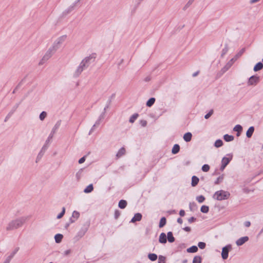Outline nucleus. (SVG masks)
<instances>
[{"instance_id": "6", "label": "nucleus", "mask_w": 263, "mask_h": 263, "mask_svg": "<svg viewBox=\"0 0 263 263\" xmlns=\"http://www.w3.org/2000/svg\"><path fill=\"white\" fill-rule=\"evenodd\" d=\"M229 157H224L221 160V165L220 167V170L222 171L226 166L229 163V162L232 159L233 155L232 154H228Z\"/></svg>"}, {"instance_id": "37", "label": "nucleus", "mask_w": 263, "mask_h": 263, "mask_svg": "<svg viewBox=\"0 0 263 263\" xmlns=\"http://www.w3.org/2000/svg\"><path fill=\"white\" fill-rule=\"evenodd\" d=\"M200 211L202 213H207L209 211V208L208 206L206 205H202L201 207Z\"/></svg>"}, {"instance_id": "35", "label": "nucleus", "mask_w": 263, "mask_h": 263, "mask_svg": "<svg viewBox=\"0 0 263 263\" xmlns=\"http://www.w3.org/2000/svg\"><path fill=\"white\" fill-rule=\"evenodd\" d=\"M222 145H223V142L220 139H218V140H216V141L215 142V143H214V146L216 147H220L222 146Z\"/></svg>"}, {"instance_id": "64", "label": "nucleus", "mask_w": 263, "mask_h": 263, "mask_svg": "<svg viewBox=\"0 0 263 263\" xmlns=\"http://www.w3.org/2000/svg\"><path fill=\"white\" fill-rule=\"evenodd\" d=\"M199 72V71H197L194 72V73H193L192 76L193 77H196L198 74Z\"/></svg>"}, {"instance_id": "46", "label": "nucleus", "mask_w": 263, "mask_h": 263, "mask_svg": "<svg viewBox=\"0 0 263 263\" xmlns=\"http://www.w3.org/2000/svg\"><path fill=\"white\" fill-rule=\"evenodd\" d=\"M121 215V212L118 210H116L114 213V218L115 219H118Z\"/></svg>"}, {"instance_id": "15", "label": "nucleus", "mask_w": 263, "mask_h": 263, "mask_svg": "<svg viewBox=\"0 0 263 263\" xmlns=\"http://www.w3.org/2000/svg\"><path fill=\"white\" fill-rule=\"evenodd\" d=\"M159 241L161 243H165L167 242V236L164 233H161L159 236Z\"/></svg>"}, {"instance_id": "30", "label": "nucleus", "mask_w": 263, "mask_h": 263, "mask_svg": "<svg viewBox=\"0 0 263 263\" xmlns=\"http://www.w3.org/2000/svg\"><path fill=\"white\" fill-rule=\"evenodd\" d=\"M93 190V185L92 184L88 185L84 190V193H89L91 192Z\"/></svg>"}, {"instance_id": "40", "label": "nucleus", "mask_w": 263, "mask_h": 263, "mask_svg": "<svg viewBox=\"0 0 263 263\" xmlns=\"http://www.w3.org/2000/svg\"><path fill=\"white\" fill-rule=\"evenodd\" d=\"M196 200L199 203H202L205 200V197L203 195H200L196 197Z\"/></svg>"}, {"instance_id": "1", "label": "nucleus", "mask_w": 263, "mask_h": 263, "mask_svg": "<svg viewBox=\"0 0 263 263\" xmlns=\"http://www.w3.org/2000/svg\"><path fill=\"white\" fill-rule=\"evenodd\" d=\"M28 219L27 217H21L10 221L6 227L7 231H11L21 228Z\"/></svg>"}, {"instance_id": "33", "label": "nucleus", "mask_w": 263, "mask_h": 263, "mask_svg": "<svg viewBox=\"0 0 263 263\" xmlns=\"http://www.w3.org/2000/svg\"><path fill=\"white\" fill-rule=\"evenodd\" d=\"M139 115L137 113H135L133 114L129 118V122L130 123H133L135 120L137 119Z\"/></svg>"}, {"instance_id": "27", "label": "nucleus", "mask_w": 263, "mask_h": 263, "mask_svg": "<svg viewBox=\"0 0 263 263\" xmlns=\"http://www.w3.org/2000/svg\"><path fill=\"white\" fill-rule=\"evenodd\" d=\"M179 150H180V146L178 144H176L174 145V146L172 149V153L173 154H176L179 152Z\"/></svg>"}, {"instance_id": "38", "label": "nucleus", "mask_w": 263, "mask_h": 263, "mask_svg": "<svg viewBox=\"0 0 263 263\" xmlns=\"http://www.w3.org/2000/svg\"><path fill=\"white\" fill-rule=\"evenodd\" d=\"M228 50H229L228 45V44H226L224 45V48L222 50L221 57H223L227 53V52L228 51Z\"/></svg>"}, {"instance_id": "3", "label": "nucleus", "mask_w": 263, "mask_h": 263, "mask_svg": "<svg viewBox=\"0 0 263 263\" xmlns=\"http://www.w3.org/2000/svg\"><path fill=\"white\" fill-rule=\"evenodd\" d=\"M67 38L66 35H62L58 37L54 42L52 46L51 47L53 49V50L57 51V50L60 48L61 45L65 41Z\"/></svg>"}, {"instance_id": "32", "label": "nucleus", "mask_w": 263, "mask_h": 263, "mask_svg": "<svg viewBox=\"0 0 263 263\" xmlns=\"http://www.w3.org/2000/svg\"><path fill=\"white\" fill-rule=\"evenodd\" d=\"M166 219L165 217H162L160 219V220L159 222V228H161L163 227L166 224Z\"/></svg>"}, {"instance_id": "39", "label": "nucleus", "mask_w": 263, "mask_h": 263, "mask_svg": "<svg viewBox=\"0 0 263 263\" xmlns=\"http://www.w3.org/2000/svg\"><path fill=\"white\" fill-rule=\"evenodd\" d=\"M223 179V176L221 175L217 178V179L215 180L214 183L215 184H218L222 181Z\"/></svg>"}, {"instance_id": "24", "label": "nucleus", "mask_w": 263, "mask_h": 263, "mask_svg": "<svg viewBox=\"0 0 263 263\" xmlns=\"http://www.w3.org/2000/svg\"><path fill=\"white\" fill-rule=\"evenodd\" d=\"M263 68V64L261 62L257 63L254 67L253 70L254 71H257Z\"/></svg>"}, {"instance_id": "51", "label": "nucleus", "mask_w": 263, "mask_h": 263, "mask_svg": "<svg viewBox=\"0 0 263 263\" xmlns=\"http://www.w3.org/2000/svg\"><path fill=\"white\" fill-rule=\"evenodd\" d=\"M140 123L142 126L145 127L147 125V122L146 120H142L140 121Z\"/></svg>"}, {"instance_id": "60", "label": "nucleus", "mask_w": 263, "mask_h": 263, "mask_svg": "<svg viewBox=\"0 0 263 263\" xmlns=\"http://www.w3.org/2000/svg\"><path fill=\"white\" fill-rule=\"evenodd\" d=\"M105 114L104 112H102L100 116H99V119H100L101 120H102V119H104V116H105Z\"/></svg>"}, {"instance_id": "63", "label": "nucleus", "mask_w": 263, "mask_h": 263, "mask_svg": "<svg viewBox=\"0 0 263 263\" xmlns=\"http://www.w3.org/2000/svg\"><path fill=\"white\" fill-rule=\"evenodd\" d=\"M177 222L180 224H182L183 222V220L181 218H178L177 219Z\"/></svg>"}, {"instance_id": "9", "label": "nucleus", "mask_w": 263, "mask_h": 263, "mask_svg": "<svg viewBox=\"0 0 263 263\" xmlns=\"http://www.w3.org/2000/svg\"><path fill=\"white\" fill-rule=\"evenodd\" d=\"M259 77L257 76H251L248 81V85H256L259 82Z\"/></svg>"}, {"instance_id": "42", "label": "nucleus", "mask_w": 263, "mask_h": 263, "mask_svg": "<svg viewBox=\"0 0 263 263\" xmlns=\"http://www.w3.org/2000/svg\"><path fill=\"white\" fill-rule=\"evenodd\" d=\"M194 1L195 0H189L183 7V10H185L187 8H188L192 4Z\"/></svg>"}, {"instance_id": "25", "label": "nucleus", "mask_w": 263, "mask_h": 263, "mask_svg": "<svg viewBox=\"0 0 263 263\" xmlns=\"http://www.w3.org/2000/svg\"><path fill=\"white\" fill-rule=\"evenodd\" d=\"M61 124V120L58 121L56 123V124L54 125V127H53L51 133L54 134V133L56 132V131L58 130V129L60 126Z\"/></svg>"}, {"instance_id": "47", "label": "nucleus", "mask_w": 263, "mask_h": 263, "mask_svg": "<svg viewBox=\"0 0 263 263\" xmlns=\"http://www.w3.org/2000/svg\"><path fill=\"white\" fill-rule=\"evenodd\" d=\"M15 253H13V254L11 255H9V256L7 257V258L6 259V260H5V261L4 262V263H9L11 260V259L12 258L13 256V255Z\"/></svg>"}, {"instance_id": "36", "label": "nucleus", "mask_w": 263, "mask_h": 263, "mask_svg": "<svg viewBox=\"0 0 263 263\" xmlns=\"http://www.w3.org/2000/svg\"><path fill=\"white\" fill-rule=\"evenodd\" d=\"M201 257L200 256H196L193 258V263H201Z\"/></svg>"}, {"instance_id": "23", "label": "nucleus", "mask_w": 263, "mask_h": 263, "mask_svg": "<svg viewBox=\"0 0 263 263\" xmlns=\"http://www.w3.org/2000/svg\"><path fill=\"white\" fill-rule=\"evenodd\" d=\"M167 239L170 242H173L175 241V239L173 236V233L172 232H168L167 233Z\"/></svg>"}, {"instance_id": "29", "label": "nucleus", "mask_w": 263, "mask_h": 263, "mask_svg": "<svg viewBox=\"0 0 263 263\" xmlns=\"http://www.w3.org/2000/svg\"><path fill=\"white\" fill-rule=\"evenodd\" d=\"M198 248L196 246H193L187 249L186 251L188 253H195L197 252Z\"/></svg>"}, {"instance_id": "50", "label": "nucleus", "mask_w": 263, "mask_h": 263, "mask_svg": "<svg viewBox=\"0 0 263 263\" xmlns=\"http://www.w3.org/2000/svg\"><path fill=\"white\" fill-rule=\"evenodd\" d=\"M53 135L54 134H53L52 133H50V134L49 135V136L48 137V139L46 141V144L48 143V142H49L52 139V138H53Z\"/></svg>"}, {"instance_id": "61", "label": "nucleus", "mask_w": 263, "mask_h": 263, "mask_svg": "<svg viewBox=\"0 0 263 263\" xmlns=\"http://www.w3.org/2000/svg\"><path fill=\"white\" fill-rule=\"evenodd\" d=\"M71 251L70 250H67L64 251V254L65 255H68L70 254Z\"/></svg>"}, {"instance_id": "62", "label": "nucleus", "mask_w": 263, "mask_h": 263, "mask_svg": "<svg viewBox=\"0 0 263 263\" xmlns=\"http://www.w3.org/2000/svg\"><path fill=\"white\" fill-rule=\"evenodd\" d=\"M260 0H250V4H253L259 1Z\"/></svg>"}, {"instance_id": "44", "label": "nucleus", "mask_w": 263, "mask_h": 263, "mask_svg": "<svg viewBox=\"0 0 263 263\" xmlns=\"http://www.w3.org/2000/svg\"><path fill=\"white\" fill-rule=\"evenodd\" d=\"M210 166L208 164H204L201 168V170L203 172H207L210 170Z\"/></svg>"}, {"instance_id": "43", "label": "nucleus", "mask_w": 263, "mask_h": 263, "mask_svg": "<svg viewBox=\"0 0 263 263\" xmlns=\"http://www.w3.org/2000/svg\"><path fill=\"white\" fill-rule=\"evenodd\" d=\"M166 257L162 255H160L158 258V263H165Z\"/></svg>"}, {"instance_id": "56", "label": "nucleus", "mask_w": 263, "mask_h": 263, "mask_svg": "<svg viewBox=\"0 0 263 263\" xmlns=\"http://www.w3.org/2000/svg\"><path fill=\"white\" fill-rule=\"evenodd\" d=\"M101 120L100 119H98L96 121V123H95V124L93 125V127H96V126H99V125H100V122H101Z\"/></svg>"}, {"instance_id": "2", "label": "nucleus", "mask_w": 263, "mask_h": 263, "mask_svg": "<svg viewBox=\"0 0 263 263\" xmlns=\"http://www.w3.org/2000/svg\"><path fill=\"white\" fill-rule=\"evenodd\" d=\"M230 196V194L229 192L223 190H220L216 192L213 197L217 200L221 201L228 199Z\"/></svg>"}, {"instance_id": "31", "label": "nucleus", "mask_w": 263, "mask_h": 263, "mask_svg": "<svg viewBox=\"0 0 263 263\" xmlns=\"http://www.w3.org/2000/svg\"><path fill=\"white\" fill-rule=\"evenodd\" d=\"M155 98H151L146 103V105L148 107H151L155 103Z\"/></svg>"}, {"instance_id": "26", "label": "nucleus", "mask_w": 263, "mask_h": 263, "mask_svg": "<svg viewBox=\"0 0 263 263\" xmlns=\"http://www.w3.org/2000/svg\"><path fill=\"white\" fill-rule=\"evenodd\" d=\"M63 236L61 234H57L54 236L55 241L57 243H60L62 241Z\"/></svg>"}, {"instance_id": "17", "label": "nucleus", "mask_w": 263, "mask_h": 263, "mask_svg": "<svg viewBox=\"0 0 263 263\" xmlns=\"http://www.w3.org/2000/svg\"><path fill=\"white\" fill-rule=\"evenodd\" d=\"M246 48H242L233 58L234 59L235 61L237 60L238 59H239L242 54L245 52Z\"/></svg>"}, {"instance_id": "34", "label": "nucleus", "mask_w": 263, "mask_h": 263, "mask_svg": "<svg viewBox=\"0 0 263 263\" xmlns=\"http://www.w3.org/2000/svg\"><path fill=\"white\" fill-rule=\"evenodd\" d=\"M148 258L152 261H155L157 259V255L154 253H149L148 255Z\"/></svg>"}, {"instance_id": "16", "label": "nucleus", "mask_w": 263, "mask_h": 263, "mask_svg": "<svg viewBox=\"0 0 263 263\" xmlns=\"http://www.w3.org/2000/svg\"><path fill=\"white\" fill-rule=\"evenodd\" d=\"M126 150L125 148L123 147H121L118 152V153L116 154V158L117 159H119V158L121 157L123 155L125 154Z\"/></svg>"}, {"instance_id": "41", "label": "nucleus", "mask_w": 263, "mask_h": 263, "mask_svg": "<svg viewBox=\"0 0 263 263\" xmlns=\"http://www.w3.org/2000/svg\"><path fill=\"white\" fill-rule=\"evenodd\" d=\"M47 116V113L46 111H42L40 115V119L41 121H43Z\"/></svg>"}, {"instance_id": "12", "label": "nucleus", "mask_w": 263, "mask_h": 263, "mask_svg": "<svg viewBox=\"0 0 263 263\" xmlns=\"http://www.w3.org/2000/svg\"><path fill=\"white\" fill-rule=\"evenodd\" d=\"M80 213L77 211H74L72 213V216L69 219L70 223L74 222L79 217Z\"/></svg>"}, {"instance_id": "45", "label": "nucleus", "mask_w": 263, "mask_h": 263, "mask_svg": "<svg viewBox=\"0 0 263 263\" xmlns=\"http://www.w3.org/2000/svg\"><path fill=\"white\" fill-rule=\"evenodd\" d=\"M65 208L64 207H63L61 212L57 216V218L58 219L61 218L65 214Z\"/></svg>"}, {"instance_id": "21", "label": "nucleus", "mask_w": 263, "mask_h": 263, "mask_svg": "<svg viewBox=\"0 0 263 263\" xmlns=\"http://www.w3.org/2000/svg\"><path fill=\"white\" fill-rule=\"evenodd\" d=\"M127 202L125 200H121L119 202L118 206L120 209H124L127 206Z\"/></svg>"}, {"instance_id": "58", "label": "nucleus", "mask_w": 263, "mask_h": 263, "mask_svg": "<svg viewBox=\"0 0 263 263\" xmlns=\"http://www.w3.org/2000/svg\"><path fill=\"white\" fill-rule=\"evenodd\" d=\"M183 230H184L185 231L188 232H190L191 230V228L189 227H186L183 228Z\"/></svg>"}, {"instance_id": "14", "label": "nucleus", "mask_w": 263, "mask_h": 263, "mask_svg": "<svg viewBox=\"0 0 263 263\" xmlns=\"http://www.w3.org/2000/svg\"><path fill=\"white\" fill-rule=\"evenodd\" d=\"M142 217V215L141 213H136L134 215V216L131 219L130 222L135 223L136 221H140L141 220Z\"/></svg>"}, {"instance_id": "4", "label": "nucleus", "mask_w": 263, "mask_h": 263, "mask_svg": "<svg viewBox=\"0 0 263 263\" xmlns=\"http://www.w3.org/2000/svg\"><path fill=\"white\" fill-rule=\"evenodd\" d=\"M87 68L88 67L87 66V65L83 62L81 61V62L77 67V69L73 73V77L78 78V77L80 76V75L81 74L83 71Z\"/></svg>"}, {"instance_id": "52", "label": "nucleus", "mask_w": 263, "mask_h": 263, "mask_svg": "<svg viewBox=\"0 0 263 263\" xmlns=\"http://www.w3.org/2000/svg\"><path fill=\"white\" fill-rule=\"evenodd\" d=\"M196 207V204L194 202H193V203H190V204H189V207H190V209L191 210V211H193V207Z\"/></svg>"}, {"instance_id": "59", "label": "nucleus", "mask_w": 263, "mask_h": 263, "mask_svg": "<svg viewBox=\"0 0 263 263\" xmlns=\"http://www.w3.org/2000/svg\"><path fill=\"white\" fill-rule=\"evenodd\" d=\"M179 215L181 216H184L185 215V211L183 210H181L179 212Z\"/></svg>"}, {"instance_id": "48", "label": "nucleus", "mask_w": 263, "mask_h": 263, "mask_svg": "<svg viewBox=\"0 0 263 263\" xmlns=\"http://www.w3.org/2000/svg\"><path fill=\"white\" fill-rule=\"evenodd\" d=\"M198 247L201 249H203L206 246L205 243L203 242H199L198 244Z\"/></svg>"}, {"instance_id": "5", "label": "nucleus", "mask_w": 263, "mask_h": 263, "mask_svg": "<svg viewBox=\"0 0 263 263\" xmlns=\"http://www.w3.org/2000/svg\"><path fill=\"white\" fill-rule=\"evenodd\" d=\"M97 57V54L96 53H92L90 54L89 56L85 57L84 59L82 60V62H83L88 67L90 64L95 61Z\"/></svg>"}, {"instance_id": "10", "label": "nucleus", "mask_w": 263, "mask_h": 263, "mask_svg": "<svg viewBox=\"0 0 263 263\" xmlns=\"http://www.w3.org/2000/svg\"><path fill=\"white\" fill-rule=\"evenodd\" d=\"M56 51L50 48L43 57V61H48Z\"/></svg>"}, {"instance_id": "22", "label": "nucleus", "mask_w": 263, "mask_h": 263, "mask_svg": "<svg viewBox=\"0 0 263 263\" xmlns=\"http://www.w3.org/2000/svg\"><path fill=\"white\" fill-rule=\"evenodd\" d=\"M254 127L253 126H251L249 128L246 133V136L248 138H251L254 133Z\"/></svg>"}, {"instance_id": "49", "label": "nucleus", "mask_w": 263, "mask_h": 263, "mask_svg": "<svg viewBox=\"0 0 263 263\" xmlns=\"http://www.w3.org/2000/svg\"><path fill=\"white\" fill-rule=\"evenodd\" d=\"M213 113V110H211L208 114H206L204 116V118L206 119H209L212 116Z\"/></svg>"}, {"instance_id": "18", "label": "nucleus", "mask_w": 263, "mask_h": 263, "mask_svg": "<svg viewBox=\"0 0 263 263\" xmlns=\"http://www.w3.org/2000/svg\"><path fill=\"white\" fill-rule=\"evenodd\" d=\"M192 137V134L190 132L185 133L183 136V139L186 142H190Z\"/></svg>"}, {"instance_id": "57", "label": "nucleus", "mask_w": 263, "mask_h": 263, "mask_svg": "<svg viewBox=\"0 0 263 263\" xmlns=\"http://www.w3.org/2000/svg\"><path fill=\"white\" fill-rule=\"evenodd\" d=\"M244 225L246 227H249L250 226V225H251V223L249 221H246L245 222Z\"/></svg>"}, {"instance_id": "19", "label": "nucleus", "mask_w": 263, "mask_h": 263, "mask_svg": "<svg viewBox=\"0 0 263 263\" xmlns=\"http://www.w3.org/2000/svg\"><path fill=\"white\" fill-rule=\"evenodd\" d=\"M199 178L196 176H193L192 177V182H191V184H192V186H196L198 182H199Z\"/></svg>"}, {"instance_id": "55", "label": "nucleus", "mask_w": 263, "mask_h": 263, "mask_svg": "<svg viewBox=\"0 0 263 263\" xmlns=\"http://www.w3.org/2000/svg\"><path fill=\"white\" fill-rule=\"evenodd\" d=\"M13 111H11V112H10L8 115L7 116H6L5 119V122H6L7 120L11 116V115L13 114Z\"/></svg>"}, {"instance_id": "28", "label": "nucleus", "mask_w": 263, "mask_h": 263, "mask_svg": "<svg viewBox=\"0 0 263 263\" xmlns=\"http://www.w3.org/2000/svg\"><path fill=\"white\" fill-rule=\"evenodd\" d=\"M234 136L232 135H229L228 134H226L223 136V139L226 142H230L234 140Z\"/></svg>"}, {"instance_id": "11", "label": "nucleus", "mask_w": 263, "mask_h": 263, "mask_svg": "<svg viewBox=\"0 0 263 263\" xmlns=\"http://www.w3.org/2000/svg\"><path fill=\"white\" fill-rule=\"evenodd\" d=\"M235 62V60H234L233 58L231 59L227 64L221 69V71L222 73H224L226 72L234 64Z\"/></svg>"}, {"instance_id": "13", "label": "nucleus", "mask_w": 263, "mask_h": 263, "mask_svg": "<svg viewBox=\"0 0 263 263\" xmlns=\"http://www.w3.org/2000/svg\"><path fill=\"white\" fill-rule=\"evenodd\" d=\"M249 240V237L248 236L242 237L236 241V243L238 246H242L246 242L248 241Z\"/></svg>"}, {"instance_id": "20", "label": "nucleus", "mask_w": 263, "mask_h": 263, "mask_svg": "<svg viewBox=\"0 0 263 263\" xmlns=\"http://www.w3.org/2000/svg\"><path fill=\"white\" fill-rule=\"evenodd\" d=\"M242 126L239 124L235 125V126L233 128L234 131L237 132V134H236L237 136H239L240 132L242 131Z\"/></svg>"}, {"instance_id": "53", "label": "nucleus", "mask_w": 263, "mask_h": 263, "mask_svg": "<svg viewBox=\"0 0 263 263\" xmlns=\"http://www.w3.org/2000/svg\"><path fill=\"white\" fill-rule=\"evenodd\" d=\"M85 158H86V156H84L82 157L81 158H80L79 160V163L80 164H82L83 162H84V161H85Z\"/></svg>"}, {"instance_id": "54", "label": "nucleus", "mask_w": 263, "mask_h": 263, "mask_svg": "<svg viewBox=\"0 0 263 263\" xmlns=\"http://www.w3.org/2000/svg\"><path fill=\"white\" fill-rule=\"evenodd\" d=\"M196 218L194 217H191L188 219V221L189 223H191L194 222L196 220Z\"/></svg>"}, {"instance_id": "7", "label": "nucleus", "mask_w": 263, "mask_h": 263, "mask_svg": "<svg viewBox=\"0 0 263 263\" xmlns=\"http://www.w3.org/2000/svg\"><path fill=\"white\" fill-rule=\"evenodd\" d=\"M89 227L88 224H84L81 229V230L78 232L77 235L76 236V238L77 240L82 238L87 232L88 229Z\"/></svg>"}, {"instance_id": "8", "label": "nucleus", "mask_w": 263, "mask_h": 263, "mask_svg": "<svg viewBox=\"0 0 263 263\" xmlns=\"http://www.w3.org/2000/svg\"><path fill=\"white\" fill-rule=\"evenodd\" d=\"M232 247L230 245L224 247L222 249L221 257L223 259H226L228 257L229 252Z\"/></svg>"}]
</instances>
